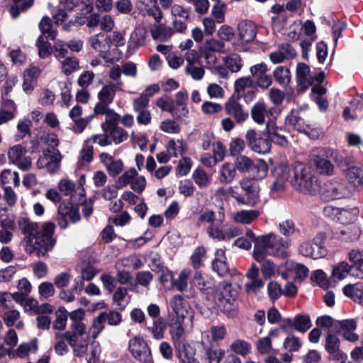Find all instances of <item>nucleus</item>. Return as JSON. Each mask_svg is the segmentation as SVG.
<instances>
[{
	"instance_id": "1",
	"label": "nucleus",
	"mask_w": 363,
	"mask_h": 363,
	"mask_svg": "<svg viewBox=\"0 0 363 363\" xmlns=\"http://www.w3.org/2000/svg\"><path fill=\"white\" fill-rule=\"evenodd\" d=\"M245 238L254 242L252 257L256 261L263 259L266 249H271L274 257L285 259L289 256L286 250L291 246L289 239H284L273 233L255 236L251 230L246 232Z\"/></svg>"
},
{
	"instance_id": "2",
	"label": "nucleus",
	"mask_w": 363,
	"mask_h": 363,
	"mask_svg": "<svg viewBox=\"0 0 363 363\" xmlns=\"http://www.w3.org/2000/svg\"><path fill=\"white\" fill-rule=\"evenodd\" d=\"M240 287L227 281H223L215 293L208 296V300L214 304L227 315H233L236 310V298L239 294Z\"/></svg>"
},
{
	"instance_id": "3",
	"label": "nucleus",
	"mask_w": 363,
	"mask_h": 363,
	"mask_svg": "<svg viewBox=\"0 0 363 363\" xmlns=\"http://www.w3.org/2000/svg\"><path fill=\"white\" fill-rule=\"evenodd\" d=\"M183 320L184 319L177 318L169 325L170 334L174 342L177 357L181 363H199L194 357V349L184 342Z\"/></svg>"
},
{
	"instance_id": "4",
	"label": "nucleus",
	"mask_w": 363,
	"mask_h": 363,
	"mask_svg": "<svg viewBox=\"0 0 363 363\" xmlns=\"http://www.w3.org/2000/svg\"><path fill=\"white\" fill-rule=\"evenodd\" d=\"M290 183L296 189L304 194H312L319 190V184L311 167L299 162L294 164Z\"/></svg>"
},
{
	"instance_id": "5",
	"label": "nucleus",
	"mask_w": 363,
	"mask_h": 363,
	"mask_svg": "<svg viewBox=\"0 0 363 363\" xmlns=\"http://www.w3.org/2000/svg\"><path fill=\"white\" fill-rule=\"evenodd\" d=\"M239 185L245 194L242 196L233 187L229 189L232 196L240 203L255 206L259 196V186L256 179L244 177L239 182Z\"/></svg>"
},
{
	"instance_id": "6",
	"label": "nucleus",
	"mask_w": 363,
	"mask_h": 363,
	"mask_svg": "<svg viewBox=\"0 0 363 363\" xmlns=\"http://www.w3.org/2000/svg\"><path fill=\"white\" fill-rule=\"evenodd\" d=\"M128 350L132 357L140 362L153 360L152 352L143 337L135 336L129 340Z\"/></svg>"
},
{
	"instance_id": "7",
	"label": "nucleus",
	"mask_w": 363,
	"mask_h": 363,
	"mask_svg": "<svg viewBox=\"0 0 363 363\" xmlns=\"http://www.w3.org/2000/svg\"><path fill=\"white\" fill-rule=\"evenodd\" d=\"M61 160L62 156L57 149L46 148L38 160L36 164L38 168H45L48 172L55 174L60 169Z\"/></svg>"
},
{
	"instance_id": "8",
	"label": "nucleus",
	"mask_w": 363,
	"mask_h": 363,
	"mask_svg": "<svg viewBox=\"0 0 363 363\" xmlns=\"http://www.w3.org/2000/svg\"><path fill=\"white\" fill-rule=\"evenodd\" d=\"M325 237L323 234L316 235L313 240L303 242L299 247V252L308 257L318 259L323 257L325 250L323 247Z\"/></svg>"
},
{
	"instance_id": "9",
	"label": "nucleus",
	"mask_w": 363,
	"mask_h": 363,
	"mask_svg": "<svg viewBox=\"0 0 363 363\" xmlns=\"http://www.w3.org/2000/svg\"><path fill=\"white\" fill-rule=\"evenodd\" d=\"M55 245V240L53 238H44L38 235L28 241V244L25 245V250L29 255H35L38 257H45L52 250Z\"/></svg>"
},
{
	"instance_id": "10",
	"label": "nucleus",
	"mask_w": 363,
	"mask_h": 363,
	"mask_svg": "<svg viewBox=\"0 0 363 363\" xmlns=\"http://www.w3.org/2000/svg\"><path fill=\"white\" fill-rule=\"evenodd\" d=\"M298 90L305 91L311 86L315 80L320 82L324 77V74L320 73L317 77L313 76L310 70V67L305 63L300 62L297 65L296 72Z\"/></svg>"
},
{
	"instance_id": "11",
	"label": "nucleus",
	"mask_w": 363,
	"mask_h": 363,
	"mask_svg": "<svg viewBox=\"0 0 363 363\" xmlns=\"http://www.w3.org/2000/svg\"><path fill=\"white\" fill-rule=\"evenodd\" d=\"M26 147L20 144L11 147L7 152L9 162L24 171L28 170L32 164L30 157H26Z\"/></svg>"
},
{
	"instance_id": "12",
	"label": "nucleus",
	"mask_w": 363,
	"mask_h": 363,
	"mask_svg": "<svg viewBox=\"0 0 363 363\" xmlns=\"http://www.w3.org/2000/svg\"><path fill=\"white\" fill-rule=\"evenodd\" d=\"M325 341V350L330 354V358L338 363H345L347 354L340 350V340L338 337L329 331Z\"/></svg>"
},
{
	"instance_id": "13",
	"label": "nucleus",
	"mask_w": 363,
	"mask_h": 363,
	"mask_svg": "<svg viewBox=\"0 0 363 363\" xmlns=\"http://www.w3.org/2000/svg\"><path fill=\"white\" fill-rule=\"evenodd\" d=\"M245 138L252 151L259 154H266L270 151L271 142L267 135L263 138L257 137L255 130H249L246 133Z\"/></svg>"
},
{
	"instance_id": "14",
	"label": "nucleus",
	"mask_w": 363,
	"mask_h": 363,
	"mask_svg": "<svg viewBox=\"0 0 363 363\" xmlns=\"http://www.w3.org/2000/svg\"><path fill=\"white\" fill-rule=\"evenodd\" d=\"M99 160L104 165L108 175L111 177H116L123 170L124 164L121 159L115 160L108 152H102L99 155Z\"/></svg>"
},
{
	"instance_id": "15",
	"label": "nucleus",
	"mask_w": 363,
	"mask_h": 363,
	"mask_svg": "<svg viewBox=\"0 0 363 363\" xmlns=\"http://www.w3.org/2000/svg\"><path fill=\"white\" fill-rule=\"evenodd\" d=\"M259 268L255 264H252L247 271L246 277L249 279L245 285V289L248 294H255L264 286V281L259 277Z\"/></svg>"
},
{
	"instance_id": "16",
	"label": "nucleus",
	"mask_w": 363,
	"mask_h": 363,
	"mask_svg": "<svg viewBox=\"0 0 363 363\" xmlns=\"http://www.w3.org/2000/svg\"><path fill=\"white\" fill-rule=\"evenodd\" d=\"M91 47L100 53V56L108 61V51L111 46V40L104 33H100L91 36L89 39Z\"/></svg>"
},
{
	"instance_id": "17",
	"label": "nucleus",
	"mask_w": 363,
	"mask_h": 363,
	"mask_svg": "<svg viewBox=\"0 0 363 363\" xmlns=\"http://www.w3.org/2000/svg\"><path fill=\"white\" fill-rule=\"evenodd\" d=\"M325 156L323 149L314 150L312 154V160L317 171L322 174L330 175L333 172L334 167Z\"/></svg>"
},
{
	"instance_id": "18",
	"label": "nucleus",
	"mask_w": 363,
	"mask_h": 363,
	"mask_svg": "<svg viewBox=\"0 0 363 363\" xmlns=\"http://www.w3.org/2000/svg\"><path fill=\"white\" fill-rule=\"evenodd\" d=\"M225 111L228 115L233 116L238 123L245 122L249 116L248 112L243 109L238 101L233 99L225 103Z\"/></svg>"
},
{
	"instance_id": "19",
	"label": "nucleus",
	"mask_w": 363,
	"mask_h": 363,
	"mask_svg": "<svg viewBox=\"0 0 363 363\" xmlns=\"http://www.w3.org/2000/svg\"><path fill=\"white\" fill-rule=\"evenodd\" d=\"M123 86V84L122 82H118L116 83L110 82L103 86L97 94L99 101H101L104 103L112 104L116 91H122Z\"/></svg>"
},
{
	"instance_id": "20",
	"label": "nucleus",
	"mask_w": 363,
	"mask_h": 363,
	"mask_svg": "<svg viewBox=\"0 0 363 363\" xmlns=\"http://www.w3.org/2000/svg\"><path fill=\"white\" fill-rule=\"evenodd\" d=\"M333 233L335 238L342 242H354L360 236V230L355 225L335 228Z\"/></svg>"
},
{
	"instance_id": "21",
	"label": "nucleus",
	"mask_w": 363,
	"mask_h": 363,
	"mask_svg": "<svg viewBox=\"0 0 363 363\" xmlns=\"http://www.w3.org/2000/svg\"><path fill=\"white\" fill-rule=\"evenodd\" d=\"M18 228L25 236V245L28 241L35 239L39 235L38 225L37 223H32L28 219L22 218L18 222Z\"/></svg>"
},
{
	"instance_id": "22",
	"label": "nucleus",
	"mask_w": 363,
	"mask_h": 363,
	"mask_svg": "<svg viewBox=\"0 0 363 363\" xmlns=\"http://www.w3.org/2000/svg\"><path fill=\"white\" fill-rule=\"evenodd\" d=\"M265 255L263 257V259L260 261H257V262L262 263L261 266V272L262 276L264 279H271L272 277H276V275L279 272V269L276 266V264L272 260L267 259V257L269 255H273V251L271 249L265 250Z\"/></svg>"
},
{
	"instance_id": "23",
	"label": "nucleus",
	"mask_w": 363,
	"mask_h": 363,
	"mask_svg": "<svg viewBox=\"0 0 363 363\" xmlns=\"http://www.w3.org/2000/svg\"><path fill=\"white\" fill-rule=\"evenodd\" d=\"M170 306L178 318L184 319L189 313L190 306L181 295L174 296Z\"/></svg>"
},
{
	"instance_id": "24",
	"label": "nucleus",
	"mask_w": 363,
	"mask_h": 363,
	"mask_svg": "<svg viewBox=\"0 0 363 363\" xmlns=\"http://www.w3.org/2000/svg\"><path fill=\"white\" fill-rule=\"evenodd\" d=\"M267 135L269 141H272L281 146L287 144V140L284 134V130L276 126L273 123H268L266 126V132L263 133Z\"/></svg>"
},
{
	"instance_id": "25",
	"label": "nucleus",
	"mask_w": 363,
	"mask_h": 363,
	"mask_svg": "<svg viewBox=\"0 0 363 363\" xmlns=\"http://www.w3.org/2000/svg\"><path fill=\"white\" fill-rule=\"evenodd\" d=\"M237 177V171L233 163L224 162L218 169V179L220 183L228 184Z\"/></svg>"
},
{
	"instance_id": "26",
	"label": "nucleus",
	"mask_w": 363,
	"mask_h": 363,
	"mask_svg": "<svg viewBox=\"0 0 363 363\" xmlns=\"http://www.w3.org/2000/svg\"><path fill=\"white\" fill-rule=\"evenodd\" d=\"M286 124L291 125L300 132H304L308 134L307 130L304 128L303 120L300 117L297 111L292 110L286 118ZM308 135L312 138L318 136L317 131L313 130Z\"/></svg>"
},
{
	"instance_id": "27",
	"label": "nucleus",
	"mask_w": 363,
	"mask_h": 363,
	"mask_svg": "<svg viewBox=\"0 0 363 363\" xmlns=\"http://www.w3.org/2000/svg\"><path fill=\"white\" fill-rule=\"evenodd\" d=\"M260 215L258 210H240L233 215V220L242 225H250L255 221Z\"/></svg>"
},
{
	"instance_id": "28",
	"label": "nucleus",
	"mask_w": 363,
	"mask_h": 363,
	"mask_svg": "<svg viewBox=\"0 0 363 363\" xmlns=\"http://www.w3.org/2000/svg\"><path fill=\"white\" fill-rule=\"evenodd\" d=\"M238 35L242 43H250L256 36V28L252 22L242 21L238 25Z\"/></svg>"
},
{
	"instance_id": "29",
	"label": "nucleus",
	"mask_w": 363,
	"mask_h": 363,
	"mask_svg": "<svg viewBox=\"0 0 363 363\" xmlns=\"http://www.w3.org/2000/svg\"><path fill=\"white\" fill-rule=\"evenodd\" d=\"M72 349V353L75 357H84L88 350L89 339L88 336L81 338H72L67 340Z\"/></svg>"
},
{
	"instance_id": "30",
	"label": "nucleus",
	"mask_w": 363,
	"mask_h": 363,
	"mask_svg": "<svg viewBox=\"0 0 363 363\" xmlns=\"http://www.w3.org/2000/svg\"><path fill=\"white\" fill-rule=\"evenodd\" d=\"M192 284L198 288L200 291H203L208 296L213 295L215 293V288L212 287V284L210 280L204 277L200 272H196L194 274L192 280Z\"/></svg>"
},
{
	"instance_id": "31",
	"label": "nucleus",
	"mask_w": 363,
	"mask_h": 363,
	"mask_svg": "<svg viewBox=\"0 0 363 363\" xmlns=\"http://www.w3.org/2000/svg\"><path fill=\"white\" fill-rule=\"evenodd\" d=\"M212 267L214 272L220 276L226 274L228 272V266L226 262V257L223 249H218L215 253Z\"/></svg>"
},
{
	"instance_id": "32",
	"label": "nucleus",
	"mask_w": 363,
	"mask_h": 363,
	"mask_svg": "<svg viewBox=\"0 0 363 363\" xmlns=\"http://www.w3.org/2000/svg\"><path fill=\"white\" fill-rule=\"evenodd\" d=\"M20 312L18 310L11 308L1 315V318L7 326L11 327L15 325L17 329L22 330L24 328V323L20 320Z\"/></svg>"
},
{
	"instance_id": "33",
	"label": "nucleus",
	"mask_w": 363,
	"mask_h": 363,
	"mask_svg": "<svg viewBox=\"0 0 363 363\" xmlns=\"http://www.w3.org/2000/svg\"><path fill=\"white\" fill-rule=\"evenodd\" d=\"M225 220V211L223 206H220L217 212V218L214 211L207 210L203 211L198 219V224L201 225L203 223H213L217 220L220 223H223Z\"/></svg>"
},
{
	"instance_id": "34",
	"label": "nucleus",
	"mask_w": 363,
	"mask_h": 363,
	"mask_svg": "<svg viewBox=\"0 0 363 363\" xmlns=\"http://www.w3.org/2000/svg\"><path fill=\"white\" fill-rule=\"evenodd\" d=\"M150 32L153 39L160 41L168 40L174 33V30L171 28L162 23L154 24Z\"/></svg>"
},
{
	"instance_id": "35",
	"label": "nucleus",
	"mask_w": 363,
	"mask_h": 363,
	"mask_svg": "<svg viewBox=\"0 0 363 363\" xmlns=\"http://www.w3.org/2000/svg\"><path fill=\"white\" fill-rule=\"evenodd\" d=\"M348 182L354 186L363 185V169L357 166H351L344 169Z\"/></svg>"
},
{
	"instance_id": "36",
	"label": "nucleus",
	"mask_w": 363,
	"mask_h": 363,
	"mask_svg": "<svg viewBox=\"0 0 363 363\" xmlns=\"http://www.w3.org/2000/svg\"><path fill=\"white\" fill-rule=\"evenodd\" d=\"M233 164L236 171L246 174L254 169L255 161L246 155H240L235 158Z\"/></svg>"
},
{
	"instance_id": "37",
	"label": "nucleus",
	"mask_w": 363,
	"mask_h": 363,
	"mask_svg": "<svg viewBox=\"0 0 363 363\" xmlns=\"http://www.w3.org/2000/svg\"><path fill=\"white\" fill-rule=\"evenodd\" d=\"M166 149L172 157H178L187 152L188 146L182 140H171L167 143Z\"/></svg>"
},
{
	"instance_id": "38",
	"label": "nucleus",
	"mask_w": 363,
	"mask_h": 363,
	"mask_svg": "<svg viewBox=\"0 0 363 363\" xmlns=\"http://www.w3.org/2000/svg\"><path fill=\"white\" fill-rule=\"evenodd\" d=\"M38 349L37 340H32L29 342H23L16 349H13L11 356L13 358H25L30 352H35Z\"/></svg>"
},
{
	"instance_id": "39",
	"label": "nucleus",
	"mask_w": 363,
	"mask_h": 363,
	"mask_svg": "<svg viewBox=\"0 0 363 363\" xmlns=\"http://www.w3.org/2000/svg\"><path fill=\"white\" fill-rule=\"evenodd\" d=\"M61 64V71L66 76H69L80 69L79 60L74 57H67L59 61Z\"/></svg>"
},
{
	"instance_id": "40",
	"label": "nucleus",
	"mask_w": 363,
	"mask_h": 363,
	"mask_svg": "<svg viewBox=\"0 0 363 363\" xmlns=\"http://www.w3.org/2000/svg\"><path fill=\"white\" fill-rule=\"evenodd\" d=\"M358 214L359 210L357 208H340L337 220L345 225H348L357 220Z\"/></svg>"
},
{
	"instance_id": "41",
	"label": "nucleus",
	"mask_w": 363,
	"mask_h": 363,
	"mask_svg": "<svg viewBox=\"0 0 363 363\" xmlns=\"http://www.w3.org/2000/svg\"><path fill=\"white\" fill-rule=\"evenodd\" d=\"M104 132L108 134L111 140V144L114 143L116 145L127 140L129 136L128 132L118 125L109 128Z\"/></svg>"
},
{
	"instance_id": "42",
	"label": "nucleus",
	"mask_w": 363,
	"mask_h": 363,
	"mask_svg": "<svg viewBox=\"0 0 363 363\" xmlns=\"http://www.w3.org/2000/svg\"><path fill=\"white\" fill-rule=\"evenodd\" d=\"M345 295L351 298L356 302H361L363 300V284L357 283L348 284L343 288Z\"/></svg>"
},
{
	"instance_id": "43",
	"label": "nucleus",
	"mask_w": 363,
	"mask_h": 363,
	"mask_svg": "<svg viewBox=\"0 0 363 363\" xmlns=\"http://www.w3.org/2000/svg\"><path fill=\"white\" fill-rule=\"evenodd\" d=\"M230 350L238 355L245 357L251 352L252 347L250 342L242 339L235 340L230 345Z\"/></svg>"
},
{
	"instance_id": "44",
	"label": "nucleus",
	"mask_w": 363,
	"mask_h": 363,
	"mask_svg": "<svg viewBox=\"0 0 363 363\" xmlns=\"http://www.w3.org/2000/svg\"><path fill=\"white\" fill-rule=\"evenodd\" d=\"M275 81L281 86H287L291 82V72L285 66H278L273 72Z\"/></svg>"
},
{
	"instance_id": "45",
	"label": "nucleus",
	"mask_w": 363,
	"mask_h": 363,
	"mask_svg": "<svg viewBox=\"0 0 363 363\" xmlns=\"http://www.w3.org/2000/svg\"><path fill=\"white\" fill-rule=\"evenodd\" d=\"M293 172L294 164L289 166L284 163H280L275 167L274 176L279 179H281L284 182L289 181L290 182V179L293 176Z\"/></svg>"
},
{
	"instance_id": "46",
	"label": "nucleus",
	"mask_w": 363,
	"mask_h": 363,
	"mask_svg": "<svg viewBox=\"0 0 363 363\" xmlns=\"http://www.w3.org/2000/svg\"><path fill=\"white\" fill-rule=\"evenodd\" d=\"M93 146L90 144V139H87L80 152L78 166L83 167L89 164L93 160Z\"/></svg>"
},
{
	"instance_id": "47",
	"label": "nucleus",
	"mask_w": 363,
	"mask_h": 363,
	"mask_svg": "<svg viewBox=\"0 0 363 363\" xmlns=\"http://www.w3.org/2000/svg\"><path fill=\"white\" fill-rule=\"evenodd\" d=\"M267 112L266 104L264 102L259 101L252 106L251 116L257 124H264L265 122L264 116Z\"/></svg>"
},
{
	"instance_id": "48",
	"label": "nucleus",
	"mask_w": 363,
	"mask_h": 363,
	"mask_svg": "<svg viewBox=\"0 0 363 363\" xmlns=\"http://www.w3.org/2000/svg\"><path fill=\"white\" fill-rule=\"evenodd\" d=\"M222 61L232 72H238L242 67L241 58L238 54L223 57Z\"/></svg>"
},
{
	"instance_id": "49",
	"label": "nucleus",
	"mask_w": 363,
	"mask_h": 363,
	"mask_svg": "<svg viewBox=\"0 0 363 363\" xmlns=\"http://www.w3.org/2000/svg\"><path fill=\"white\" fill-rule=\"evenodd\" d=\"M136 176H138V172L135 168L128 169L117 179L116 182V189H123L128 184L130 186Z\"/></svg>"
},
{
	"instance_id": "50",
	"label": "nucleus",
	"mask_w": 363,
	"mask_h": 363,
	"mask_svg": "<svg viewBox=\"0 0 363 363\" xmlns=\"http://www.w3.org/2000/svg\"><path fill=\"white\" fill-rule=\"evenodd\" d=\"M67 335L61 333H56L55 335V352L60 356L66 354L69 348L66 343Z\"/></svg>"
},
{
	"instance_id": "51",
	"label": "nucleus",
	"mask_w": 363,
	"mask_h": 363,
	"mask_svg": "<svg viewBox=\"0 0 363 363\" xmlns=\"http://www.w3.org/2000/svg\"><path fill=\"white\" fill-rule=\"evenodd\" d=\"M13 4L9 9V12L13 18H16L21 11H26L33 6L34 0H13Z\"/></svg>"
},
{
	"instance_id": "52",
	"label": "nucleus",
	"mask_w": 363,
	"mask_h": 363,
	"mask_svg": "<svg viewBox=\"0 0 363 363\" xmlns=\"http://www.w3.org/2000/svg\"><path fill=\"white\" fill-rule=\"evenodd\" d=\"M58 213L62 215H67L69 219L73 223H76L80 219L79 211L77 206L62 203L59 206Z\"/></svg>"
},
{
	"instance_id": "53",
	"label": "nucleus",
	"mask_w": 363,
	"mask_h": 363,
	"mask_svg": "<svg viewBox=\"0 0 363 363\" xmlns=\"http://www.w3.org/2000/svg\"><path fill=\"white\" fill-rule=\"evenodd\" d=\"M13 182L15 187L20 185V177L17 172H11L10 169H4L0 174V182L1 184L4 187L6 184Z\"/></svg>"
},
{
	"instance_id": "54",
	"label": "nucleus",
	"mask_w": 363,
	"mask_h": 363,
	"mask_svg": "<svg viewBox=\"0 0 363 363\" xmlns=\"http://www.w3.org/2000/svg\"><path fill=\"white\" fill-rule=\"evenodd\" d=\"M86 325L84 323H71L70 330L65 332L67 340L72 338L84 337L86 334Z\"/></svg>"
},
{
	"instance_id": "55",
	"label": "nucleus",
	"mask_w": 363,
	"mask_h": 363,
	"mask_svg": "<svg viewBox=\"0 0 363 363\" xmlns=\"http://www.w3.org/2000/svg\"><path fill=\"white\" fill-rule=\"evenodd\" d=\"M105 317V313L101 312L93 319L92 325L90 328V333L93 338H96L104 329V323L106 322Z\"/></svg>"
},
{
	"instance_id": "56",
	"label": "nucleus",
	"mask_w": 363,
	"mask_h": 363,
	"mask_svg": "<svg viewBox=\"0 0 363 363\" xmlns=\"http://www.w3.org/2000/svg\"><path fill=\"white\" fill-rule=\"evenodd\" d=\"M286 266L289 271L294 272L296 274V279L301 280L308 276L309 270L303 264L296 263L291 260L286 262Z\"/></svg>"
},
{
	"instance_id": "57",
	"label": "nucleus",
	"mask_w": 363,
	"mask_h": 363,
	"mask_svg": "<svg viewBox=\"0 0 363 363\" xmlns=\"http://www.w3.org/2000/svg\"><path fill=\"white\" fill-rule=\"evenodd\" d=\"M120 118V115L117 113L113 109L110 110L105 115V120L101 124L102 130L104 131L113 127L118 126Z\"/></svg>"
},
{
	"instance_id": "58",
	"label": "nucleus",
	"mask_w": 363,
	"mask_h": 363,
	"mask_svg": "<svg viewBox=\"0 0 363 363\" xmlns=\"http://www.w3.org/2000/svg\"><path fill=\"white\" fill-rule=\"evenodd\" d=\"M67 316V312L65 308H60L55 312V320L52 324L53 328L58 330H64L66 328Z\"/></svg>"
},
{
	"instance_id": "59",
	"label": "nucleus",
	"mask_w": 363,
	"mask_h": 363,
	"mask_svg": "<svg viewBox=\"0 0 363 363\" xmlns=\"http://www.w3.org/2000/svg\"><path fill=\"white\" fill-rule=\"evenodd\" d=\"M350 264L347 262L338 263L333 269V277L337 280L345 279L348 274H350Z\"/></svg>"
},
{
	"instance_id": "60",
	"label": "nucleus",
	"mask_w": 363,
	"mask_h": 363,
	"mask_svg": "<svg viewBox=\"0 0 363 363\" xmlns=\"http://www.w3.org/2000/svg\"><path fill=\"white\" fill-rule=\"evenodd\" d=\"M311 327V321L309 316L300 314L294 317V329L297 331L305 333Z\"/></svg>"
},
{
	"instance_id": "61",
	"label": "nucleus",
	"mask_w": 363,
	"mask_h": 363,
	"mask_svg": "<svg viewBox=\"0 0 363 363\" xmlns=\"http://www.w3.org/2000/svg\"><path fill=\"white\" fill-rule=\"evenodd\" d=\"M225 352L224 350L218 348V349H212L208 348L206 350V356L205 362L206 363H220V360L224 357Z\"/></svg>"
},
{
	"instance_id": "62",
	"label": "nucleus",
	"mask_w": 363,
	"mask_h": 363,
	"mask_svg": "<svg viewBox=\"0 0 363 363\" xmlns=\"http://www.w3.org/2000/svg\"><path fill=\"white\" fill-rule=\"evenodd\" d=\"M36 46L38 49V55L41 58L49 57L53 52V48L48 41H44L43 36H39L36 41Z\"/></svg>"
},
{
	"instance_id": "63",
	"label": "nucleus",
	"mask_w": 363,
	"mask_h": 363,
	"mask_svg": "<svg viewBox=\"0 0 363 363\" xmlns=\"http://www.w3.org/2000/svg\"><path fill=\"white\" fill-rule=\"evenodd\" d=\"M253 82L249 77H240L238 79L234 84L235 92L239 96H242L244 91L247 88L252 87Z\"/></svg>"
},
{
	"instance_id": "64",
	"label": "nucleus",
	"mask_w": 363,
	"mask_h": 363,
	"mask_svg": "<svg viewBox=\"0 0 363 363\" xmlns=\"http://www.w3.org/2000/svg\"><path fill=\"white\" fill-rule=\"evenodd\" d=\"M192 177L194 182L199 187H206L208 186V184H210V177L206 174V172L202 169L197 168L196 169H195Z\"/></svg>"
}]
</instances>
